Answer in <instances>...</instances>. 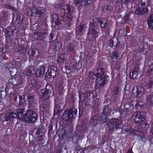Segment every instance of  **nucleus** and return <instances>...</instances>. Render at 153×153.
<instances>
[{
    "mask_svg": "<svg viewBox=\"0 0 153 153\" xmlns=\"http://www.w3.org/2000/svg\"><path fill=\"white\" fill-rule=\"evenodd\" d=\"M102 65H99V66H102Z\"/></svg>",
    "mask_w": 153,
    "mask_h": 153,
    "instance_id": "obj_57",
    "label": "nucleus"
},
{
    "mask_svg": "<svg viewBox=\"0 0 153 153\" xmlns=\"http://www.w3.org/2000/svg\"><path fill=\"white\" fill-rule=\"evenodd\" d=\"M108 77L103 72L102 70V73L99 74L97 78L96 83V87L100 88L105 84L107 82V78Z\"/></svg>",
    "mask_w": 153,
    "mask_h": 153,
    "instance_id": "obj_7",
    "label": "nucleus"
},
{
    "mask_svg": "<svg viewBox=\"0 0 153 153\" xmlns=\"http://www.w3.org/2000/svg\"><path fill=\"white\" fill-rule=\"evenodd\" d=\"M45 71V68H38L36 73V76L39 77L43 74Z\"/></svg>",
    "mask_w": 153,
    "mask_h": 153,
    "instance_id": "obj_21",
    "label": "nucleus"
},
{
    "mask_svg": "<svg viewBox=\"0 0 153 153\" xmlns=\"http://www.w3.org/2000/svg\"><path fill=\"white\" fill-rule=\"evenodd\" d=\"M35 53L34 51H33L32 52V54L33 55Z\"/></svg>",
    "mask_w": 153,
    "mask_h": 153,
    "instance_id": "obj_53",
    "label": "nucleus"
},
{
    "mask_svg": "<svg viewBox=\"0 0 153 153\" xmlns=\"http://www.w3.org/2000/svg\"><path fill=\"white\" fill-rule=\"evenodd\" d=\"M83 30V27L82 25H80L76 27V33L77 35H80L81 33Z\"/></svg>",
    "mask_w": 153,
    "mask_h": 153,
    "instance_id": "obj_31",
    "label": "nucleus"
},
{
    "mask_svg": "<svg viewBox=\"0 0 153 153\" xmlns=\"http://www.w3.org/2000/svg\"><path fill=\"white\" fill-rule=\"evenodd\" d=\"M28 100L29 105H32L34 101V97L32 95H29L28 96Z\"/></svg>",
    "mask_w": 153,
    "mask_h": 153,
    "instance_id": "obj_34",
    "label": "nucleus"
},
{
    "mask_svg": "<svg viewBox=\"0 0 153 153\" xmlns=\"http://www.w3.org/2000/svg\"><path fill=\"white\" fill-rule=\"evenodd\" d=\"M146 3L142 1L140 2L138 5V7L135 12V14L142 15L147 13L148 10L145 8Z\"/></svg>",
    "mask_w": 153,
    "mask_h": 153,
    "instance_id": "obj_8",
    "label": "nucleus"
},
{
    "mask_svg": "<svg viewBox=\"0 0 153 153\" xmlns=\"http://www.w3.org/2000/svg\"><path fill=\"white\" fill-rule=\"evenodd\" d=\"M149 27L153 29V14L151 15L147 19Z\"/></svg>",
    "mask_w": 153,
    "mask_h": 153,
    "instance_id": "obj_23",
    "label": "nucleus"
},
{
    "mask_svg": "<svg viewBox=\"0 0 153 153\" xmlns=\"http://www.w3.org/2000/svg\"><path fill=\"white\" fill-rule=\"evenodd\" d=\"M8 65L9 66H10V65Z\"/></svg>",
    "mask_w": 153,
    "mask_h": 153,
    "instance_id": "obj_59",
    "label": "nucleus"
},
{
    "mask_svg": "<svg viewBox=\"0 0 153 153\" xmlns=\"http://www.w3.org/2000/svg\"><path fill=\"white\" fill-rule=\"evenodd\" d=\"M1 27H0V29H1ZM1 30H0V32H1Z\"/></svg>",
    "mask_w": 153,
    "mask_h": 153,
    "instance_id": "obj_56",
    "label": "nucleus"
},
{
    "mask_svg": "<svg viewBox=\"0 0 153 153\" xmlns=\"http://www.w3.org/2000/svg\"><path fill=\"white\" fill-rule=\"evenodd\" d=\"M136 105L137 106H138L139 105L140 106H141L142 105V102H137Z\"/></svg>",
    "mask_w": 153,
    "mask_h": 153,
    "instance_id": "obj_45",
    "label": "nucleus"
},
{
    "mask_svg": "<svg viewBox=\"0 0 153 153\" xmlns=\"http://www.w3.org/2000/svg\"><path fill=\"white\" fill-rule=\"evenodd\" d=\"M77 112V109L75 108L67 110L63 114V119L65 120H71L75 117Z\"/></svg>",
    "mask_w": 153,
    "mask_h": 153,
    "instance_id": "obj_6",
    "label": "nucleus"
},
{
    "mask_svg": "<svg viewBox=\"0 0 153 153\" xmlns=\"http://www.w3.org/2000/svg\"><path fill=\"white\" fill-rule=\"evenodd\" d=\"M153 86V82L152 81H151L149 82L148 83L146 86H146V88H147L149 89L151 88Z\"/></svg>",
    "mask_w": 153,
    "mask_h": 153,
    "instance_id": "obj_38",
    "label": "nucleus"
},
{
    "mask_svg": "<svg viewBox=\"0 0 153 153\" xmlns=\"http://www.w3.org/2000/svg\"><path fill=\"white\" fill-rule=\"evenodd\" d=\"M103 69L102 68H94V71L91 72L89 75V77L90 79L92 80H94L95 79V77L96 78L98 76V75L102 73V70Z\"/></svg>",
    "mask_w": 153,
    "mask_h": 153,
    "instance_id": "obj_13",
    "label": "nucleus"
},
{
    "mask_svg": "<svg viewBox=\"0 0 153 153\" xmlns=\"http://www.w3.org/2000/svg\"><path fill=\"white\" fill-rule=\"evenodd\" d=\"M120 55V53L119 52H113L112 55V58L113 59H117L119 57Z\"/></svg>",
    "mask_w": 153,
    "mask_h": 153,
    "instance_id": "obj_35",
    "label": "nucleus"
},
{
    "mask_svg": "<svg viewBox=\"0 0 153 153\" xmlns=\"http://www.w3.org/2000/svg\"><path fill=\"white\" fill-rule=\"evenodd\" d=\"M16 99H17V98L16 97L15 99H14V100L16 101Z\"/></svg>",
    "mask_w": 153,
    "mask_h": 153,
    "instance_id": "obj_54",
    "label": "nucleus"
},
{
    "mask_svg": "<svg viewBox=\"0 0 153 153\" xmlns=\"http://www.w3.org/2000/svg\"><path fill=\"white\" fill-rule=\"evenodd\" d=\"M109 46L112 47L113 46H116L117 45L118 40L117 38H113L109 40Z\"/></svg>",
    "mask_w": 153,
    "mask_h": 153,
    "instance_id": "obj_24",
    "label": "nucleus"
},
{
    "mask_svg": "<svg viewBox=\"0 0 153 153\" xmlns=\"http://www.w3.org/2000/svg\"><path fill=\"white\" fill-rule=\"evenodd\" d=\"M70 68H65V69L66 71V72L67 73H70Z\"/></svg>",
    "mask_w": 153,
    "mask_h": 153,
    "instance_id": "obj_43",
    "label": "nucleus"
},
{
    "mask_svg": "<svg viewBox=\"0 0 153 153\" xmlns=\"http://www.w3.org/2000/svg\"><path fill=\"white\" fill-rule=\"evenodd\" d=\"M51 22L52 23L54 22L56 25H59L62 23L61 22L63 20V18L62 17H60L57 15L54 14L52 15Z\"/></svg>",
    "mask_w": 153,
    "mask_h": 153,
    "instance_id": "obj_15",
    "label": "nucleus"
},
{
    "mask_svg": "<svg viewBox=\"0 0 153 153\" xmlns=\"http://www.w3.org/2000/svg\"><path fill=\"white\" fill-rule=\"evenodd\" d=\"M73 48L71 43H69L67 46V50L69 51H71L73 50Z\"/></svg>",
    "mask_w": 153,
    "mask_h": 153,
    "instance_id": "obj_39",
    "label": "nucleus"
},
{
    "mask_svg": "<svg viewBox=\"0 0 153 153\" xmlns=\"http://www.w3.org/2000/svg\"><path fill=\"white\" fill-rule=\"evenodd\" d=\"M2 52L3 53H5L7 51V48L6 47H4L2 48L1 49Z\"/></svg>",
    "mask_w": 153,
    "mask_h": 153,
    "instance_id": "obj_44",
    "label": "nucleus"
},
{
    "mask_svg": "<svg viewBox=\"0 0 153 153\" xmlns=\"http://www.w3.org/2000/svg\"><path fill=\"white\" fill-rule=\"evenodd\" d=\"M99 22L101 27L104 28L107 27L108 24V23L107 20L104 19H102L101 20H100Z\"/></svg>",
    "mask_w": 153,
    "mask_h": 153,
    "instance_id": "obj_26",
    "label": "nucleus"
},
{
    "mask_svg": "<svg viewBox=\"0 0 153 153\" xmlns=\"http://www.w3.org/2000/svg\"><path fill=\"white\" fill-rule=\"evenodd\" d=\"M112 91L113 94H116L119 93L120 92V90L118 88L116 87L112 89Z\"/></svg>",
    "mask_w": 153,
    "mask_h": 153,
    "instance_id": "obj_36",
    "label": "nucleus"
},
{
    "mask_svg": "<svg viewBox=\"0 0 153 153\" xmlns=\"http://www.w3.org/2000/svg\"><path fill=\"white\" fill-rule=\"evenodd\" d=\"M67 54H60L57 59L58 62H62L66 59Z\"/></svg>",
    "mask_w": 153,
    "mask_h": 153,
    "instance_id": "obj_27",
    "label": "nucleus"
},
{
    "mask_svg": "<svg viewBox=\"0 0 153 153\" xmlns=\"http://www.w3.org/2000/svg\"><path fill=\"white\" fill-rule=\"evenodd\" d=\"M4 6L7 9H10L12 10H14V8L10 5L6 4H5Z\"/></svg>",
    "mask_w": 153,
    "mask_h": 153,
    "instance_id": "obj_40",
    "label": "nucleus"
},
{
    "mask_svg": "<svg viewBox=\"0 0 153 153\" xmlns=\"http://www.w3.org/2000/svg\"><path fill=\"white\" fill-rule=\"evenodd\" d=\"M31 15L35 16H39L43 14L45 10L42 7H33L31 10Z\"/></svg>",
    "mask_w": 153,
    "mask_h": 153,
    "instance_id": "obj_12",
    "label": "nucleus"
},
{
    "mask_svg": "<svg viewBox=\"0 0 153 153\" xmlns=\"http://www.w3.org/2000/svg\"><path fill=\"white\" fill-rule=\"evenodd\" d=\"M145 114V112H135L134 113L132 118L135 122L139 123L144 120Z\"/></svg>",
    "mask_w": 153,
    "mask_h": 153,
    "instance_id": "obj_9",
    "label": "nucleus"
},
{
    "mask_svg": "<svg viewBox=\"0 0 153 153\" xmlns=\"http://www.w3.org/2000/svg\"><path fill=\"white\" fill-rule=\"evenodd\" d=\"M61 9H63L65 13H71L73 11V9L71 6L69 5H65L61 7Z\"/></svg>",
    "mask_w": 153,
    "mask_h": 153,
    "instance_id": "obj_18",
    "label": "nucleus"
},
{
    "mask_svg": "<svg viewBox=\"0 0 153 153\" xmlns=\"http://www.w3.org/2000/svg\"><path fill=\"white\" fill-rule=\"evenodd\" d=\"M40 67H44L43 66V65H42V66H40Z\"/></svg>",
    "mask_w": 153,
    "mask_h": 153,
    "instance_id": "obj_55",
    "label": "nucleus"
},
{
    "mask_svg": "<svg viewBox=\"0 0 153 153\" xmlns=\"http://www.w3.org/2000/svg\"><path fill=\"white\" fill-rule=\"evenodd\" d=\"M146 101L150 104H153V93H151L147 97Z\"/></svg>",
    "mask_w": 153,
    "mask_h": 153,
    "instance_id": "obj_30",
    "label": "nucleus"
},
{
    "mask_svg": "<svg viewBox=\"0 0 153 153\" xmlns=\"http://www.w3.org/2000/svg\"><path fill=\"white\" fill-rule=\"evenodd\" d=\"M16 29L14 27H7L5 30V34L6 36L9 37L13 35Z\"/></svg>",
    "mask_w": 153,
    "mask_h": 153,
    "instance_id": "obj_17",
    "label": "nucleus"
},
{
    "mask_svg": "<svg viewBox=\"0 0 153 153\" xmlns=\"http://www.w3.org/2000/svg\"><path fill=\"white\" fill-rule=\"evenodd\" d=\"M77 64L75 62H72L70 65V67H74L75 66H77Z\"/></svg>",
    "mask_w": 153,
    "mask_h": 153,
    "instance_id": "obj_41",
    "label": "nucleus"
},
{
    "mask_svg": "<svg viewBox=\"0 0 153 153\" xmlns=\"http://www.w3.org/2000/svg\"><path fill=\"white\" fill-rule=\"evenodd\" d=\"M24 109H19L17 110H15L11 112L7 113L4 116V118L3 117H4L1 116V119L3 121H8L9 120H11L13 118H17L22 119V120L23 113H24Z\"/></svg>",
    "mask_w": 153,
    "mask_h": 153,
    "instance_id": "obj_1",
    "label": "nucleus"
},
{
    "mask_svg": "<svg viewBox=\"0 0 153 153\" xmlns=\"http://www.w3.org/2000/svg\"><path fill=\"white\" fill-rule=\"evenodd\" d=\"M88 37L90 41H93L97 36L98 33L93 27L89 28L87 34Z\"/></svg>",
    "mask_w": 153,
    "mask_h": 153,
    "instance_id": "obj_11",
    "label": "nucleus"
},
{
    "mask_svg": "<svg viewBox=\"0 0 153 153\" xmlns=\"http://www.w3.org/2000/svg\"><path fill=\"white\" fill-rule=\"evenodd\" d=\"M61 44L59 42L55 43L51 46V48L53 50L59 49L61 47Z\"/></svg>",
    "mask_w": 153,
    "mask_h": 153,
    "instance_id": "obj_29",
    "label": "nucleus"
},
{
    "mask_svg": "<svg viewBox=\"0 0 153 153\" xmlns=\"http://www.w3.org/2000/svg\"><path fill=\"white\" fill-rule=\"evenodd\" d=\"M145 49L144 48H143V51H144L146 53L148 52L149 51V49L147 47V49L146 51L145 50Z\"/></svg>",
    "mask_w": 153,
    "mask_h": 153,
    "instance_id": "obj_47",
    "label": "nucleus"
},
{
    "mask_svg": "<svg viewBox=\"0 0 153 153\" xmlns=\"http://www.w3.org/2000/svg\"><path fill=\"white\" fill-rule=\"evenodd\" d=\"M24 95H22L21 97H19V99H20V101H22V100H21V99H23L24 98Z\"/></svg>",
    "mask_w": 153,
    "mask_h": 153,
    "instance_id": "obj_48",
    "label": "nucleus"
},
{
    "mask_svg": "<svg viewBox=\"0 0 153 153\" xmlns=\"http://www.w3.org/2000/svg\"><path fill=\"white\" fill-rule=\"evenodd\" d=\"M60 107V106L59 104L56 105L54 108V112L57 113L62 112V109H61Z\"/></svg>",
    "mask_w": 153,
    "mask_h": 153,
    "instance_id": "obj_32",
    "label": "nucleus"
},
{
    "mask_svg": "<svg viewBox=\"0 0 153 153\" xmlns=\"http://www.w3.org/2000/svg\"><path fill=\"white\" fill-rule=\"evenodd\" d=\"M31 71L29 69L25 70L20 75V76L22 79H23L27 76L30 75L31 74Z\"/></svg>",
    "mask_w": 153,
    "mask_h": 153,
    "instance_id": "obj_25",
    "label": "nucleus"
},
{
    "mask_svg": "<svg viewBox=\"0 0 153 153\" xmlns=\"http://www.w3.org/2000/svg\"><path fill=\"white\" fill-rule=\"evenodd\" d=\"M153 72V68H148L146 72V75L147 76L150 75L152 74Z\"/></svg>",
    "mask_w": 153,
    "mask_h": 153,
    "instance_id": "obj_37",
    "label": "nucleus"
},
{
    "mask_svg": "<svg viewBox=\"0 0 153 153\" xmlns=\"http://www.w3.org/2000/svg\"><path fill=\"white\" fill-rule=\"evenodd\" d=\"M133 0H121L116 2V9L119 12L123 11V8L125 7L130 2H132Z\"/></svg>",
    "mask_w": 153,
    "mask_h": 153,
    "instance_id": "obj_10",
    "label": "nucleus"
},
{
    "mask_svg": "<svg viewBox=\"0 0 153 153\" xmlns=\"http://www.w3.org/2000/svg\"><path fill=\"white\" fill-rule=\"evenodd\" d=\"M127 153H133V152L132 151V149H129L128 150V151Z\"/></svg>",
    "mask_w": 153,
    "mask_h": 153,
    "instance_id": "obj_46",
    "label": "nucleus"
},
{
    "mask_svg": "<svg viewBox=\"0 0 153 153\" xmlns=\"http://www.w3.org/2000/svg\"><path fill=\"white\" fill-rule=\"evenodd\" d=\"M39 94L40 98L46 100L51 96L53 94V91L52 86L50 85H46L45 90H41Z\"/></svg>",
    "mask_w": 153,
    "mask_h": 153,
    "instance_id": "obj_3",
    "label": "nucleus"
},
{
    "mask_svg": "<svg viewBox=\"0 0 153 153\" xmlns=\"http://www.w3.org/2000/svg\"><path fill=\"white\" fill-rule=\"evenodd\" d=\"M20 16H17V17H16V18H17V19H19V20H20V19H19V18H20Z\"/></svg>",
    "mask_w": 153,
    "mask_h": 153,
    "instance_id": "obj_52",
    "label": "nucleus"
},
{
    "mask_svg": "<svg viewBox=\"0 0 153 153\" xmlns=\"http://www.w3.org/2000/svg\"><path fill=\"white\" fill-rule=\"evenodd\" d=\"M8 82L13 85H18L19 84H22V81H18L17 82H16L15 79L13 78L10 79L8 81Z\"/></svg>",
    "mask_w": 153,
    "mask_h": 153,
    "instance_id": "obj_28",
    "label": "nucleus"
},
{
    "mask_svg": "<svg viewBox=\"0 0 153 153\" xmlns=\"http://www.w3.org/2000/svg\"><path fill=\"white\" fill-rule=\"evenodd\" d=\"M93 54V52L91 51H89L88 53L87 56L88 57H91L92 56Z\"/></svg>",
    "mask_w": 153,
    "mask_h": 153,
    "instance_id": "obj_42",
    "label": "nucleus"
},
{
    "mask_svg": "<svg viewBox=\"0 0 153 153\" xmlns=\"http://www.w3.org/2000/svg\"><path fill=\"white\" fill-rule=\"evenodd\" d=\"M32 86V88H33L34 87V85H33L31 83L30 84H29V87H31Z\"/></svg>",
    "mask_w": 153,
    "mask_h": 153,
    "instance_id": "obj_50",
    "label": "nucleus"
},
{
    "mask_svg": "<svg viewBox=\"0 0 153 153\" xmlns=\"http://www.w3.org/2000/svg\"><path fill=\"white\" fill-rule=\"evenodd\" d=\"M106 121H107V122L108 121V120H106Z\"/></svg>",
    "mask_w": 153,
    "mask_h": 153,
    "instance_id": "obj_58",
    "label": "nucleus"
},
{
    "mask_svg": "<svg viewBox=\"0 0 153 153\" xmlns=\"http://www.w3.org/2000/svg\"><path fill=\"white\" fill-rule=\"evenodd\" d=\"M139 70V68H135L132 69L130 73V77L132 79L136 78L138 75V71Z\"/></svg>",
    "mask_w": 153,
    "mask_h": 153,
    "instance_id": "obj_19",
    "label": "nucleus"
},
{
    "mask_svg": "<svg viewBox=\"0 0 153 153\" xmlns=\"http://www.w3.org/2000/svg\"><path fill=\"white\" fill-rule=\"evenodd\" d=\"M102 10L104 12H111L113 10V7L111 5H105L102 8Z\"/></svg>",
    "mask_w": 153,
    "mask_h": 153,
    "instance_id": "obj_22",
    "label": "nucleus"
},
{
    "mask_svg": "<svg viewBox=\"0 0 153 153\" xmlns=\"http://www.w3.org/2000/svg\"><path fill=\"white\" fill-rule=\"evenodd\" d=\"M37 118V114L29 108L27 112L23 113L22 120L29 123H32L35 122Z\"/></svg>",
    "mask_w": 153,
    "mask_h": 153,
    "instance_id": "obj_2",
    "label": "nucleus"
},
{
    "mask_svg": "<svg viewBox=\"0 0 153 153\" xmlns=\"http://www.w3.org/2000/svg\"><path fill=\"white\" fill-rule=\"evenodd\" d=\"M146 86H138L137 88V90H134L132 94L134 97H136L138 96H141L145 92Z\"/></svg>",
    "mask_w": 153,
    "mask_h": 153,
    "instance_id": "obj_14",
    "label": "nucleus"
},
{
    "mask_svg": "<svg viewBox=\"0 0 153 153\" xmlns=\"http://www.w3.org/2000/svg\"><path fill=\"white\" fill-rule=\"evenodd\" d=\"M35 39L39 40L47 41L49 38V42H53V34L51 33L49 35H48L47 33H37L34 36Z\"/></svg>",
    "mask_w": 153,
    "mask_h": 153,
    "instance_id": "obj_5",
    "label": "nucleus"
},
{
    "mask_svg": "<svg viewBox=\"0 0 153 153\" xmlns=\"http://www.w3.org/2000/svg\"><path fill=\"white\" fill-rule=\"evenodd\" d=\"M90 94L88 92H86L85 93H80L79 94V100L81 102H83L87 99Z\"/></svg>",
    "mask_w": 153,
    "mask_h": 153,
    "instance_id": "obj_20",
    "label": "nucleus"
},
{
    "mask_svg": "<svg viewBox=\"0 0 153 153\" xmlns=\"http://www.w3.org/2000/svg\"><path fill=\"white\" fill-rule=\"evenodd\" d=\"M91 3V0H74V3L78 7L81 5H86L90 4Z\"/></svg>",
    "mask_w": 153,
    "mask_h": 153,
    "instance_id": "obj_16",
    "label": "nucleus"
},
{
    "mask_svg": "<svg viewBox=\"0 0 153 153\" xmlns=\"http://www.w3.org/2000/svg\"><path fill=\"white\" fill-rule=\"evenodd\" d=\"M52 68H48V71L49 73V76H54L56 74V70H52Z\"/></svg>",
    "mask_w": 153,
    "mask_h": 153,
    "instance_id": "obj_33",
    "label": "nucleus"
},
{
    "mask_svg": "<svg viewBox=\"0 0 153 153\" xmlns=\"http://www.w3.org/2000/svg\"><path fill=\"white\" fill-rule=\"evenodd\" d=\"M91 122L92 123V124L93 125H94V126L95 125V123H94V120L93 119H91Z\"/></svg>",
    "mask_w": 153,
    "mask_h": 153,
    "instance_id": "obj_49",
    "label": "nucleus"
},
{
    "mask_svg": "<svg viewBox=\"0 0 153 153\" xmlns=\"http://www.w3.org/2000/svg\"><path fill=\"white\" fill-rule=\"evenodd\" d=\"M149 67L150 66L153 67V64H150L149 65Z\"/></svg>",
    "mask_w": 153,
    "mask_h": 153,
    "instance_id": "obj_51",
    "label": "nucleus"
},
{
    "mask_svg": "<svg viewBox=\"0 0 153 153\" xmlns=\"http://www.w3.org/2000/svg\"><path fill=\"white\" fill-rule=\"evenodd\" d=\"M108 128L110 130L115 131L117 129L121 128L122 127V122L119 119H112L109 120L107 123Z\"/></svg>",
    "mask_w": 153,
    "mask_h": 153,
    "instance_id": "obj_4",
    "label": "nucleus"
}]
</instances>
